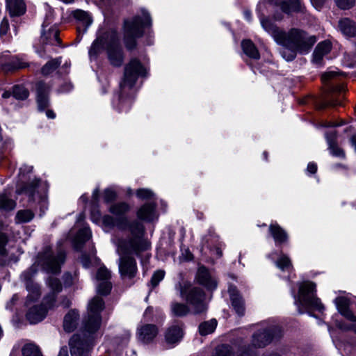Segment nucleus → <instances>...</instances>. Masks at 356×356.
I'll return each mask as SVG.
<instances>
[{
	"instance_id": "nucleus-3",
	"label": "nucleus",
	"mask_w": 356,
	"mask_h": 356,
	"mask_svg": "<svg viewBox=\"0 0 356 356\" xmlns=\"http://www.w3.org/2000/svg\"><path fill=\"white\" fill-rule=\"evenodd\" d=\"M283 35L279 43L283 46L280 54L287 61L293 60L298 52L307 54L317 40L315 35L296 28L284 31Z\"/></svg>"
},
{
	"instance_id": "nucleus-44",
	"label": "nucleus",
	"mask_w": 356,
	"mask_h": 356,
	"mask_svg": "<svg viewBox=\"0 0 356 356\" xmlns=\"http://www.w3.org/2000/svg\"><path fill=\"white\" fill-rule=\"evenodd\" d=\"M23 356H42L38 348L33 344H26L22 348Z\"/></svg>"
},
{
	"instance_id": "nucleus-48",
	"label": "nucleus",
	"mask_w": 356,
	"mask_h": 356,
	"mask_svg": "<svg viewBox=\"0 0 356 356\" xmlns=\"http://www.w3.org/2000/svg\"><path fill=\"white\" fill-rule=\"evenodd\" d=\"M338 7L341 9H349L352 8L355 3V0H334Z\"/></svg>"
},
{
	"instance_id": "nucleus-26",
	"label": "nucleus",
	"mask_w": 356,
	"mask_h": 356,
	"mask_svg": "<svg viewBox=\"0 0 356 356\" xmlns=\"http://www.w3.org/2000/svg\"><path fill=\"white\" fill-rule=\"evenodd\" d=\"M335 303L339 312L345 316L348 320L355 322L356 316L353 314L348 308V300L346 298L339 297L336 298Z\"/></svg>"
},
{
	"instance_id": "nucleus-37",
	"label": "nucleus",
	"mask_w": 356,
	"mask_h": 356,
	"mask_svg": "<svg viewBox=\"0 0 356 356\" xmlns=\"http://www.w3.org/2000/svg\"><path fill=\"white\" fill-rule=\"evenodd\" d=\"M171 312L174 316L182 317L187 315L190 309L185 304L174 302L171 304Z\"/></svg>"
},
{
	"instance_id": "nucleus-61",
	"label": "nucleus",
	"mask_w": 356,
	"mask_h": 356,
	"mask_svg": "<svg viewBox=\"0 0 356 356\" xmlns=\"http://www.w3.org/2000/svg\"><path fill=\"white\" fill-rule=\"evenodd\" d=\"M58 356H68V351L66 347H63L60 350Z\"/></svg>"
},
{
	"instance_id": "nucleus-36",
	"label": "nucleus",
	"mask_w": 356,
	"mask_h": 356,
	"mask_svg": "<svg viewBox=\"0 0 356 356\" xmlns=\"http://www.w3.org/2000/svg\"><path fill=\"white\" fill-rule=\"evenodd\" d=\"M61 63V58L51 59L47 62L41 69L42 74L47 76L54 72Z\"/></svg>"
},
{
	"instance_id": "nucleus-4",
	"label": "nucleus",
	"mask_w": 356,
	"mask_h": 356,
	"mask_svg": "<svg viewBox=\"0 0 356 356\" xmlns=\"http://www.w3.org/2000/svg\"><path fill=\"white\" fill-rule=\"evenodd\" d=\"M142 14L143 17L136 16L131 21L124 22V43L129 50L136 47V39L143 35V27L151 25L149 13L143 11Z\"/></svg>"
},
{
	"instance_id": "nucleus-46",
	"label": "nucleus",
	"mask_w": 356,
	"mask_h": 356,
	"mask_svg": "<svg viewBox=\"0 0 356 356\" xmlns=\"http://www.w3.org/2000/svg\"><path fill=\"white\" fill-rule=\"evenodd\" d=\"M212 356H233L232 348L228 345L219 346Z\"/></svg>"
},
{
	"instance_id": "nucleus-13",
	"label": "nucleus",
	"mask_w": 356,
	"mask_h": 356,
	"mask_svg": "<svg viewBox=\"0 0 356 356\" xmlns=\"http://www.w3.org/2000/svg\"><path fill=\"white\" fill-rule=\"evenodd\" d=\"M0 62L2 70L6 72L23 69L29 65L28 63L17 56L10 58L8 54L0 55Z\"/></svg>"
},
{
	"instance_id": "nucleus-28",
	"label": "nucleus",
	"mask_w": 356,
	"mask_h": 356,
	"mask_svg": "<svg viewBox=\"0 0 356 356\" xmlns=\"http://www.w3.org/2000/svg\"><path fill=\"white\" fill-rule=\"evenodd\" d=\"M41 40L45 44H60L59 31L55 26L51 27L48 31H44L41 36Z\"/></svg>"
},
{
	"instance_id": "nucleus-5",
	"label": "nucleus",
	"mask_w": 356,
	"mask_h": 356,
	"mask_svg": "<svg viewBox=\"0 0 356 356\" xmlns=\"http://www.w3.org/2000/svg\"><path fill=\"white\" fill-rule=\"evenodd\" d=\"M104 308V302L99 296L94 297L89 302L88 316L83 322V328L89 334L95 332L101 325V312Z\"/></svg>"
},
{
	"instance_id": "nucleus-29",
	"label": "nucleus",
	"mask_w": 356,
	"mask_h": 356,
	"mask_svg": "<svg viewBox=\"0 0 356 356\" xmlns=\"http://www.w3.org/2000/svg\"><path fill=\"white\" fill-rule=\"evenodd\" d=\"M331 50L330 42L325 40L318 44L313 53V60L316 63H320L324 56Z\"/></svg>"
},
{
	"instance_id": "nucleus-52",
	"label": "nucleus",
	"mask_w": 356,
	"mask_h": 356,
	"mask_svg": "<svg viewBox=\"0 0 356 356\" xmlns=\"http://www.w3.org/2000/svg\"><path fill=\"white\" fill-rule=\"evenodd\" d=\"M115 198V193L110 189L104 191V200L106 202H111Z\"/></svg>"
},
{
	"instance_id": "nucleus-9",
	"label": "nucleus",
	"mask_w": 356,
	"mask_h": 356,
	"mask_svg": "<svg viewBox=\"0 0 356 356\" xmlns=\"http://www.w3.org/2000/svg\"><path fill=\"white\" fill-rule=\"evenodd\" d=\"M316 291V284L312 282H304L300 285L298 302L300 305L312 307L317 311L321 312L324 306L319 298L314 296Z\"/></svg>"
},
{
	"instance_id": "nucleus-59",
	"label": "nucleus",
	"mask_w": 356,
	"mask_h": 356,
	"mask_svg": "<svg viewBox=\"0 0 356 356\" xmlns=\"http://www.w3.org/2000/svg\"><path fill=\"white\" fill-rule=\"evenodd\" d=\"M72 88V86L70 83H66L64 86H63L60 89L59 92H68Z\"/></svg>"
},
{
	"instance_id": "nucleus-45",
	"label": "nucleus",
	"mask_w": 356,
	"mask_h": 356,
	"mask_svg": "<svg viewBox=\"0 0 356 356\" xmlns=\"http://www.w3.org/2000/svg\"><path fill=\"white\" fill-rule=\"evenodd\" d=\"M276 266L282 270H285L291 266V262L289 257L283 254L276 261Z\"/></svg>"
},
{
	"instance_id": "nucleus-7",
	"label": "nucleus",
	"mask_w": 356,
	"mask_h": 356,
	"mask_svg": "<svg viewBox=\"0 0 356 356\" xmlns=\"http://www.w3.org/2000/svg\"><path fill=\"white\" fill-rule=\"evenodd\" d=\"M180 286V296L185 298L186 302L192 307L195 314H200L206 311L207 305L204 302V293L200 288Z\"/></svg>"
},
{
	"instance_id": "nucleus-39",
	"label": "nucleus",
	"mask_w": 356,
	"mask_h": 356,
	"mask_svg": "<svg viewBox=\"0 0 356 356\" xmlns=\"http://www.w3.org/2000/svg\"><path fill=\"white\" fill-rule=\"evenodd\" d=\"M217 326L216 319H211L201 323L199 326V332L201 335H207L212 333Z\"/></svg>"
},
{
	"instance_id": "nucleus-53",
	"label": "nucleus",
	"mask_w": 356,
	"mask_h": 356,
	"mask_svg": "<svg viewBox=\"0 0 356 356\" xmlns=\"http://www.w3.org/2000/svg\"><path fill=\"white\" fill-rule=\"evenodd\" d=\"M9 28V24L7 19H3L0 24V34L5 35L7 33Z\"/></svg>"
},
{
	"instance_id": "nucleus-54",
	"label": "nucleus",
	"mask_w": 356,
	"mask_h": 356,
	"mask_svg": "<svg viewBox=\"0 0 356 356\" xmlns=\"http://www.w3.org/2000/svg\"><path fill=\"white\" fill-rule=\"evenodd\" d=\"M338 105H341V103L339 101L336 100V99H332L330 100H327L325 103H323L320 106L319 108H325L327 106H338Z\"/></svg>"
},
{
	"instance_id": "nucleus-41",
	"label": "nucleus",
	"mask_w": 356,
	"mask_h": 356,
	"mask_svg": "<svg viewBox=\"0 0 356 356\" xmlns=\"http://www.w3.org/2000/svg\"><path fill=\"white\" fill-rule=\"evenodd\" d=\"M34 217V213L29 209L19 210L16 214L17 223H24L31 221Z\"/></svg>"
},
{
	"instance_id": "nucleus-24",
	"label": "nucleus",
	"mask_w": 356,
	"mask_h": 356,
	"mask_svg": "<svg viewBox=\"0 0 356 356\" xmlns=\"http://www.w3.org/2000/svg\"><path fill=\"white\" fill-rule=\"evenodd\" d=\"M229 293L234 309L238 315L243 316L245 313V305L242 297L238 293L235 287H229Z\"/></svg>"
},
{
	"instance_id": "nucleus-8",
	"label": "nucleus",
	"mask_w": 356,
	"mask_h": 356,
	"mask_svg": "<svg viewBox=\"0 0 356 356\" xmlns=\"http://www.w3.org/2000/svg\"><path fill=\"white\" fill-rule=\"evenodd\" d=\"M147 70L136 58L131 59L124 67V78L120 83L122 90L131 88L136 83L139 76H146Z\"/></svg>"
},
{
	"instance_id": "nucleus-21",
	"label": "nucleus",
	"mask_w": 356,
	"mask_h": 356,
	"mask_svg": "<svg viewBox=\"0 0 356 356\" xmlns=\"http://www.w3.org/2000/svg\"><path fill=\"white\" fill-rule=\"evenodd\" d=\"M137 216L139 219L147 222H152L157 219L156 204L152 203L145 204L138 209Z\"/></svg>"
},
{
	"instance_id": "nucleus-47",
	"label": "nucleus",
	"mask_w": 356,
	"mask_h": 356,
	"mask_svg": "<svg viewBox=\"0 0 356 356\" xmlns=\"http://www.w3.org/2000/svg\"><path fill=\"white\" fill-rule=\"evenodd\" d=\"M165 271L162 270H156L151 279V284L153 287L156 286L164 278Z\"/></svg>"
},
{
	"instance_id": "nucleus-27",
	"label": "nucleus",
	"mask_w": 356,
	"mask_h": 356,
	"mask_svg": "<svg viewBox=\"0 0 356 356\" xmlns=\"http://www.w3.org/2000/svg\"><path fill=\"white\" fill-rule=\"evenodd\" d=\"M6 6L12 17L22 15L26 12L24 0H6Z\"/></svg>"
},
{
	"instance_id": "nucleus-57",
	"label": "nucleus",
	"mask_w": 356,
	"mask_h": 356,
	"mask_svg": "<svg viewBox=\"0 0 356 356\" xmlns=\"http://www.w3.org/2000/svg\"><path fill=\"white\" fill-rule=\"evenodd\" d=\"M307 170L311 174H314L317 170L316 164L314 163H309L307 165Z\"/></svg>"
},
{
	"instance_id": "nucleus-58",
	"label": "nucleus",
	"mask_w": 356,
	"mask_h": 356,
	"mask_svg": "<svg viewBox=\"0 0 356 356\" xmlns=\"http://www.w3.org/2000/svg\"><path fill=\"white\" fill-rule=\"evenodd\" d=\"M311 2L313 4V6L316 8V9H320L323 3H324V0H311Z\"/></svg>"
},
{
	"instance_id": "nucleus-51",
	"label": "nucleus",
	"mask_w": 356,
	"mask_h": 356,
	"mask_svg": "<svg viewBox=\"0 0 356 356\" xmlns=\"http://www.w3.org/2000/svg\"><path fill=\"white\" fill-rule=\"evenodd\" d=\"M7 236L2 233H0V254L4 256L6 254V250L4 248L7 243Z\"/></svg>"
},
{
	"instance_id": "nucleus-17",
	"label": "nucleus",
	"mask_w": 356,
	"mask_h": 356,
	"mask_svg": "<svg viewBox=\"0 0 356 356\" xmlns=\"http://www.w3.org/2000/svg\"><path fill=\"white\" fill-rule=\"evenodd\" d=\"M50 308L48 304L43 300L42 305H35L29 309L26 314V318L31 323H37L45 317L48 309Z\"/></svg>"
},
{
	"instance_id": "nucleus-32",
	"label": "nucleus",
	"mask_w": 356,
	"mask_h": 356,
	"mask_svg": "<svg viewBox=\"0 0 356 356\" xmlns=\"http://www.w3.org/2000/svg\"><path fill=\"white\" fill-rule=\"evenodd\" d=\"M269 232L275 243H285L288 239L286 232L277 224H271L269 226Z\"/></svg>"
},
{
	"instance_id": "nucleus-38",
	"label": "nucleus",
	"mask_w": 356,
	"mask_h": 356,
	"mask_svg": "<svg viewBox=\"0 0 356 356\" xmlns=\"http://www.w3.org/2000/svg\"><path fill=\"white\" fill-rule=\"evenodd\" d=\"M130 210V206L125 202H120L111 206L109 211L111 213L117 216H121Z\"/></svg>"
},
{
	"instance_id": "nucleus-64",
	"label": "nucleus",
	"mask_w": 356,
	"mask_h": 356,
	"mask_svg": "<svg viewBox=\"0 0 356 356\" xmlns=\"http://www.w3.org/2000/svg\"><path fill=\"white\" fill-rule=\"evenodd\" d=\"M12 94H13V92L11 93L9 91H5L2 94V97L4 98V99H7V98L10 97Z\"/></svg>"
},
{
	"instance_id": "nucleus-33",
	"label": "nucleus",
	"mask_w": 356,
	"mask_h": 356,
	"mask_svg": "<svg viewBox=\"0 0 356 356\" xmlns=\"http://www.w3.org/2000/svg\"><path fill=\"white\" fill-rule=\"evenodd\" d=\"M182 337V329L177 325H173L169 327L165 333V340L168 343H177L181 340Z\"/></svg>"
},
{
	"instance_id": "nucleus-62",
	"label": "nucleus",
	"mask_w": 356,
	"mask_h": 356,
	"mask_svg": "<svg viewBox=\"0 0 356 356\" xmlns=\"http://www.w3.org/2000/svg\"><path fill=\"white\" fill-rule=\"evenodd\" d=\"M46 115H47V118H49L50 119H54L56 117L54 112L51 110H47L46 112Z\"/></svg>"
},
{
	"instance_id": "nucleus-16",
	"label": "nucleus",
	"mask_w": 356,
	"mask_h": 356,
	"mask_svg": "<svg viewBox=\"0 0 356 356\" xmlns=\"http://www.w3.org/2000/svg\"><path fill=\"white\" fill-rule=\"evenodd\" d=\"M112 32L113 31L104 33L103 35L98 37L92 42L89 50V56L91 59H96L104 48L107 49L109 44L108 36H110Z\"/></svg>"
},
{
	"instance_id": "nucleus-14",
	"label": "nucleus",
	"mask_w": 356,
	"mask_h": 356,
	"mask_svg": "<svg viewBox=\"0 0 356 356\" xmlns=\"http://www.w3.org/2000/svg\"><path fill=\"white\" fill-rule=\"evenodd\" d=\"M277 331H278L279 333L280 332L278 328H273L255 333L252 337V344L255 348H261L266 346L271 342L274 337L278 336L276 333Z\"/></svg>"
},
{
	"instance_id": "nucleus-25",
	"label": "nucleus",
	"mask_w": 356,
	"mask_h": 356,
	"mask_svg": "<svg viewBox=\"0 0 356 356\" xmlns=\"http://www.w3.org/2000/svg\"><path fill=\"white\" fill-rule=\"evenodd\" d=\"M339 28L341 32L346 37L356 36V23L349 19L343 18L339 22Z\"/></svg>"
},
{
	"instance_id": "nucleus-35",
	"label": "nucleus",
	"mask_w": 356,
	"mask_h": 356,
	"mask_svg": "<svg viewBox=\"0 0 356 356\" xmlns=\"http://www.w3.org/2000/svg\"><path fill=\"white\" fill-rule=\"evenodd\" d=\"M91 237V231L88 227H84L79 231L77 233L75 239H74V246L76 249H79L81 248L82 245L87 241H88Z\"/></svg>"
},
{
	"instance_id": "nucleus-23",
	"label": "nucleus",
	"mask_w": 356,
	"mask_h": 356,
	"mask_svg": "<svg viewBox=\"0 0 356 356\" xmlns=\"http://www.w3.org/2000/svg\"><path fill=\"white\" fill-rule=\"evenodd\" d=\"M138 334L140 341L143 343H149L157 335L158 329L154 325L146 324L138 329Z\"/></svg>"
},
{
	"instance_id": "nucleus-56",
	"label": "nucleus",
	"mask_w": 356,
	"mask_h": 356,
	"mask_svg": "<svg viewBox=\"0 0 356 356\" xmlns=\"http://www.w3.org/2000/svg\"><path fill=\"white\" fill-rule=\"evenodd\" d=\"M337 76V72H329L323 74L321 76L322 81L323 82L327 81L330 79L335 77Z\"/></svg>"
},
{
	"instance_id": "nucleus-31",
	"label": "nucleus",
	"mask_w": 356,
	"mask_h": 356,
	"mask_svg": "<svg viewBox=\"0 0 356 356\" xmlns=\"http://www.w3.org/2000/svg\"><path fill=\"white\" fill-rule=\"evenodd\" d=\"M325 137L327 142L330 149L331 154L336 156L344 157L345 154L343 151L340 149L336 143L337 133L335 131H331L326 133Z\"/></svg>"
},
{
	"instance_id": "nucleus-10",
	"label": "nucleus",
	"mask_w": 356,
	"mask_h": 356,
	"mask_svg": "<svg viewBox=\"0 0 356 356\" xmlns=\"http://www.w3.org/2000/svg\"><path fill=\"white\" fill-rule=\"evenodd\" d=\"M90 334L83 329L81 335L76 334L72 337L69 342L72 356H88L91 344Z\"/></svg>"
},
{
	"instance_id": "nucleus-15",
	"label": "nucleus",
	"mask_w": 356,
	"mask_h": 356,
	"mask_svg": "<svg viewBox=\"0 0 356 356\" xmlns=\"http://www.w3.org/2000/svg\"><path fill=\"white\" fill-rule=\"evenodd\" d=\"M47 284L49 288L50 293L44 297V301L47 303L49 307L54 306L56 295L62 291L63 286L60 281L53 277H49L47 280Z\"/></svg>"
},
{
	"instance_id": "nucleus-1",
	"label": "nucleus",
	"mask_w": 356,
	"mask_h": 356,
	"mask_svg": "<svg viewBox=\"0 0 356 356\" xmlns=\"http://www.w3.org/2000/svg\"><path fill=\"white\" fill-rule=\"evenodd\" d=\"M118 226L122 230L128 229L131 237L129 240L120 241L118 248L120 257L119 261V270L122 277L128 278L134 277L137 273L136 262L130 254H139L141 252L149 249L150 244L143 236L144 227L142 223L137 220L130 222L127 218L119 221Z\"/></svg>"
},
{
	"instance_id": "nucleus-49",
	"label": "nucleus",
	"mask_w": 356,
	"mask_h": 356,
	"mask_svg": "<svg viewBox=\"0 0 356 356\" xmlns=\"http://www.w3.org/2000/svg\"><path fill=\"white\" fill-rule=\"evenodd\" d=\"M123 218H127L128 220V218L127 217H120L119 218H118L115 222H114V219L113 218V217L110 216H104V218H103V222L106 225H108V226H113V225H115L117 227H118L120 229H121L118 226V223L119 222V221Z\"/></svg>"
},
{
	"instance_id": "nucleus-20",
	"label": "nucleus",
	"mask_w": 356,
	"mask_h": 356,
	"mask_svg": "<svg viewBox=\"0 0 356 356\" xmlns=\"http://www.w3.org/2000/svg\"><path fill=\"white\" fill-rule=\"evenodd\" d=\"M275 3L280 8L282 12L288 15L293 12L304 11V6L300 0L276 1Z\"/></svg>"
},
{
	"instance_id": "nucleus-2",
	"label": "nucleus",
	"mask_w": 356,
	"mask_h": 356,
	"mask_svg": "<svg viewBox=\"0 0 356 356\" xmlns=\"http://www.w3.org/2000/svg\"><path fill=\"white\" fill-rule=\"evenodd\" d=\"M65 258V254L62 250L54 254L50 248H46L38 254L34 264L22 275V278L24 281L29 292L26 304L29 302L35 301L40 296L38 284L33 282L32 280L37 273V266H40L42 270L48 273L56 274L60 273V266L64 263Z\"/></svg>"
},
{
	"instance_id": "nucleus-40",
	"label": "nucleus",
	"mask_w": 356,
	"mask_h": 356,
	"mask_svg": "<svg viewBox=\"0 0 356 356\" xmlns=\"http://www.w3.org/2000/svg\"><path fill=\"white\" fill-rule=\"evenodd\" d=\"M74 17L82 23V25L84 26V30H86L92 23V19L89 15V14L83 10H78L74 13Z\"/></svg>"
},
{
	"instance_id": "nucleus-60",
	"label": "nucleus",
	"mask_w": 356,
	"mask_h": 356,
	"mask_svg": "<svg viewBox=\"0 0 356 356\" xmlns=\"http://www.w3.org/2000/svg\"><path fill=\"white\" fill-rule=\"evenodd\" d=\"M32 170H33L32 166L24 165L20 168V172H31L32 171Z\"/></svg>"
},
{
	"instance_id": "nucleus-22",
	"label": "nucleus",
	"mask_w": 356,
	"mask_h": 356,
	"mask_svg": "<svg viewBox=\"0 0 356 356\" xmlns=\"http://www.w3.org/2000/svg\"><path fill=\"white\" fill-rule=\"evenodd\" d=\"M49 90V88L45 83L40 81L37 83V102L38 108L41 111L44 110L49 106V99L47 97Z\"/></svg>"
},
{
	"instance_id": "nucleus-50",
	"label": "nucleus",
	"mask_w": 356,
	"mask_h": 356,
	"mask_svg": "<svg viewBox=\"0 0 356 356\" xmlns=\"http://www.w3.org/2000/svg\"><path fill=\"white\" fill-rule=\"evenodd\" d=\"M136 195L139 198L145 200L151 198L154 194L152 191L149 189L141 188L137 191Z\"/></svg>"
},
{
	"instance_id": "nucleus-11",
	"label": "nucleus",
	"mask_w": 356,
	"mask_h": 356,
	"mask_svg": "<svg viewBox=\"0 0 356 356\" xmlns=\"http://www.w3.org/2000/svg\"><path fill=\"white\" fill-rule=\"evenodd\" d=\"M109 44L107 47V56L110 63L115 67L121 66L124 56L120 46L119 39L115 32H112L108 36Z\"/></svg>"
},
{
	"instance_id": "nucleus-42",
	"label": "nucleus",
	"mask_w": 356,
	"mask_h": 356,
	"mask_svg": "<svg viewBox=\"0 0 356 356\" xmlns=\"http://www.w3.org/2000/svg\"><path fill=\"white\" fill-rule=\"evenodd\" d=\"M16 203L6 194H0V209L10 211L15 209Z\"/></svg>"
},
{
	"instance_id": "nucleus-30",
	"label": "nucleus",
	"mask_w": 356,
	"mask_h": 356,
	"mask_svg": "<svg viewBox=\"0 0 356 356\" xmlns=\"http://www.w3.org/2000/svg\"><path fill=\"white\" fill-rule=\"evenodd\" d=\"M79 314L76 311L72 309L65 316L63 321V328L67 332H71L76 327Z\"/></svg>"
},
{
	"instance_id": "nucleus-63",
	"label": "nucleus",
	"mask_w": 356,
	"mask_h": 356,
	"mask_svg": "<svg viewBox=\"0 0 356 356\" xmlns=\"http://www.w3.org/2000/svg\"><path fill=\"white\" fill-rule=\"evenodd\" d=\"M62 305L65 308L69 307L70 305V300L67 298H65L63 302H62Z\"/></svg>"
},
{
	"instance_id": "nucleus-55",
	"label": "nucleus",
	"mask_w": 356,
	"mask_h": 356,
	"mask_svg": "<svg viewBox=\"0 0 356 356\" xmlns=\"http://www.w3.org/2000/svg\"><path fill=\"white\" fill-rule=\"evenodd\" d=\"M80 259L83 267L88 268L90 266V258L86 254H83Z\"/></svg>"
},
{
	"instance_id": "nucleus-6",
	"label": "nucleus",
	"mask_w": 356,
	"mask_h": 356,
	"mask_svg": "<svg viewBox=\"0 0 356 356\" xmlns=\"http://www.w3.org/2000/svg\"><path fill=\"white\" fill-rule=\"evenodd\" d=\"M47 183L38 179L17 188V193L26 195L29 202L38 203L45 202L47 198Z\"/></svg>"
},
{
	"instance_id": "nucleus-34",
	"label": "nucleus",
	"mask_w": 356,
	"mask_h": 356,
	"mask_svg": "<svg viewBox=\"0 0 356 356\" xmlns=\"http://www.w3.org/2000/svg\"><path fill=\"white\" fill-rule=\"evenodd\" d=\"M241 46L243 52L248 57L253 59H259L260 58L259 51L252 41L249 40H243Z\"/></svg>"
},
{
	"instance_id": "nucleus-19",
	"label": "nucleus",
	"mask_w": 356,
	"mask_h": 356,
	"mask_svg": "<svg viewBox=\"0 0 356 356\" xmlns=\"http://www.w3.org/2000/svg\"><path fill=\"white\" fill-rule=\"evenodd\" d=\"M261 25L263 29L270 34L277 43H280L284 31L280 29L271 20L265 17L260 18Z\"/></svg>"
},
{
	"instance_id": "nucleus-43",
	"label": "nucleus",
	"mask_w": 356,
	"mask_h": 356,
	"mask_svg": "<svg viewBox=\"0 0 356 356\" xmlns=\"http://www.w3.org/2000/svg\"><path fill=\"white\" fill-rule=\"evenodd\" d=\"M29 91L22 86H15L13 88V95L17 99L24 100L29 97Z\"/></svg>"
},
{
	"instance_id": "nucleus-18",
	"label": "nucleus",
	"mask_w": 356,
	"mask_h": 356,
	"mask_svg": "<svg viewBox=\"0 0 356 356\" xmlns=\"http://www.w3.org/2000/svg\"><path fill=\"white\" fill-rule=\"evenodd\" d=\"M197 280L200 284L209 290L215 289L217 286V281L211 277L209 270L204 266H200L198 268Z\"/></svg>"
},
{
	"instance_id": "nucleus-12",
	"label": "nucleus",
	"mask_w": 356,
	"mask_h": 356,
	"mask_svg": "<svg viewBox=\"0 0 356 356\" xmlns=\"http://www.w3.org/2000/svg\"><path fill=\"white\" fill-rule=\"evenodd\" d=\"M111 277V272L105 267H100L96 275L97 291L101 295H108L112 289L110 282Z\"/></svg>"
}]
</instances>
